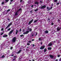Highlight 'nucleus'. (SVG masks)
<instances>
[{
	"label": "nucleus",
	"instance_id": "obj_22",
	"mask_svg": "<svg viewBox=\"0 0 61 61\" xmlns=\"http://www.w3.org/2000/svg\"><path fill=\"white\" fill-rule=\"evenodd\" d=\"M50 18H49V17H48L47 18V21H48V20L50 21Z\"/></svg>",
	"mask_w": 61,
	"mask_h": 61
},
{
	"label": "nucleus",
	"instance_id": "obj_54",
	"mask_svg": "<svg viewBox=\"0 0 61 61\" xmlns=\"http://www.w3.org/2000/svg\"><path fill=\"white\" fill-rule=\"evenodd\" d=\"M14 1V0H10V2H13Z\"/></svg>",
	"mask_w": 61,
	"mask_h": 61
},
{
	"label": "nucleus",
	"instance_id": "obj_55",
	"mask_svg": "<svg viewBox=\"0 0 61 61\" xmlns=\"http://www.w3.org/2000/svg\"><path fill=\"white\" fill-rule=\"evenodd\" d=\"M33 11L32 10H31V11H30V13H32V12Z\"/></svg>",
	"mask_w": 61,
	"mask_h": 61
},
{
	"label": "nucleus",
	"instance_id": "obj_34",
	"mask_svg": "<svg viewBox=\"0 0 61 61\" xmlns=\"http://www.w3.org/2000/svg\"><path fill=\"white\" fill-rule=\"evenodd\" d=\"M60 21V20L58 19L57 20V21L58 22H59Z\"/></svg>",
	"mask_w": 61,
	"mask_h": 61
},
{
	"label": "nucleus",
	"instance_id": "obj_56",
	"mask_svg": "<svg viewBox=\"0 0 61 61\" xmlns=\"http://www.w3.org/2000/svg\"><path fill=\"white\" fill-rule=\"evenodd\" d=\"M59 4V3H57V5H58Z\"/></svg>",
	"mask_w": 61,
	"mask_h": 61
},
{
	"label": "nucleus",
	"instance_id": "obj_13",
	"mask_svg": "<svg viewBox=\"0 0 61 61\" xmlns=\"http://www.w3.org/2000/svg\"><path fill=\"white\" fill-rule=\"evenodd\" d=\"M44 33L45 34H48V30H46L45 31Z\"/></svg>",
	"mask_w": 61,
	"mask_h": 61
},
{
	"label": "nucleus",
	"instance_id": "obj_14",
	"mask_svg": "<svg viewBox=\"0 0 61 61\" xmlns=\"http://www.w3.org/2000/svg\"><path fill=\"white\" fill-rule=\"evenodd\" d=\"M18 13V12L17 11L15 13V15H18V14L17 13Z\"/></svg>",
	"mask_w": 61,
	"mask_h": 61
},
{
	"label": "nucleus",
	"instance_id": "obj_5",
	"mask_svg": "<svg viewBox=\"0 0 61 61\" xmlns=\"http://www.w3.org/2000/svg\"><path fill=\"white\" fill-rule=\"evenodd\" d=\"M61 29V27H57V31H59Z\"/></svg>",
	"mask_w": 61,
	"mask_h": 61
},
{
	"label": "nucleus",
	"instance_id": "obj_15",
	"mask_svg": "<svg viewBox=\"0 0 61 61\" xmlns=\"http://www.w3.org/2000/svg\"><path fill=\"white\" fill-rule=\"evenodd\" d=\"M7 36H8L7 35H5L3 36V37H6Z\"/></svg>",
	"mask_w": 61,
	"mask_h": 61
},
{
	"label": "nucleus",
	"instance_id": "obj_58",
	"mask_svg": "<svg viewBox=\"0 0 61 61\" xmlns=\"http://www.w3.org/2000/svg\"><path fill=\"white\" fill-rule=\"evenodd\" d=\"M42 44H43V42H42L41 43V45H42Z\"/></svg>",
	"mask_w": 61,
	"mask_h": 61
},
{
	"label": "nucleus",
	"instance_id": "obj_26",
	"mask_svg": "<svg viewBox=\"0 0 61 61\" xmlns=\"http://www.w3.org/2000/svg\"><path fill=\"white\" fill-rule=\"evenodd\" d=\"M10 11V9H9L7 11L8 13V12H9Z\"/></svg>",
	"mask_w": 61,
	"mask_h": 61
},
{
	"label": "nucleus",
	"instance_id": "obj_3",
	"mask_svg": "<svg viewBox=\"0 0 61 61\" xmlns=\"http://www.w3.org/2000/svg\"><path fill=\"white\" fill-rule=\"evenodd\" d=\"M14 31V30H12L11 31H10L9 32V36L10 35H11L12 34V33H13V31Z\"/></svg>",
	"mask_w": 61,
	"mask_h": 61
},
{
	"label": "nucleus",
	"instance_id": "obj_28",
	"mask_svg": "<svg viewBox=\"0 0 61 61\" xmlns=\"http://www.w3.org/2000/svg\"><path fill=\"white\" fill-rule=\"evenodd\" d=\"M9 1V0H5V1L7 2H8Z\"/></svg>",
	"mask_w": 61,
	"mask_h": 61
},
{
	"label": "nucleus",
	"instance_id": "obj_19",
	"mask_svg": "<svg viewBox=\"0 0 61 61\" xmlns=\"http://www.w3.org/2000/svg\"><path fill=\"white\" fill-rule=\"evenodd\" d=\"M38 3L36 1V2H35V4L36 5H38Z\"/></svg>",
	"mask_w": 61,
	"mask_h": 61
},
{
	"label": "nucleus",
	"instance_id": "obj_24",
	"mask_svg": "<svg viewBox=\"0 0 61 61\" xmlns=\"http://www.w3.org/2000/svg\"><path fill=\"white\" fill-rule=\"evenodd\" d=\"M46 49H45L44 50V52H46Z\"/></svg>",
	"mask_w": 61,
	"mask_h": 61
},
{
	"label": "nucleus",
	"instance_id": "obj_36",
	"mask_svg": "<svg viewBox=\"0 0 61 61\" xmlns=\"http://www.w3.org/2000/svg\"><path fill=\"white\" fill-rule=\"evenodd\" d=\"M57 1V0H54V2H56Z\"/></svg>",
	"mask_w": 61,
	"mask_h": 61
},
{
	"label": "nucleus",
	"instance_id": "obj_4",
	"mask_svg": "<svg viewBox=\"0 0 61 61\" xmlns=\"http://www.w3.org/2000/svg\"><path fill=\"white\" fill-rule=\"evenodd\" d=\"M52 8L53 7H51V8H49V7H47V9H49L48 10H47V11H50V9H52Z\"/></svg>",
	"mask_w": 61,
	"mask_h": 61
},
{
	"label": "nucleus",
	"instance_id": "obj_59",
	"mask_svg": "<svg viewBox=\"0 0 61 61\" xmlns=\"http://www.w3.org/2000/svg\"><path fill=\"white\" fill-rule=\"evenodd\" d=\"M50 14H51V15L52 14V12H50Z\"/></svg>",
	"mask_w": 61,
	"mask_h": 61
},
{
	"label": "nucleus",
	"instance_id": "obj_39",
	"mask_svg": "<svg viewBox=\"0 0 61 61\" xmlns=\"http://www.w3.org/2000/svg\"><path fill=\"white\" fill-rule=\"evenodd\" d=\"M4 30V28H2L1 29V31H3Z\"/></svg>",
	"mask_w": 61,
	"mask_h": 61
},
{
	"label": "nucleus",
	"instance_id": "obj_47",
	"mask_svg": "<svg viewBox=\"0 0 61 61\" xmlns=\"http://www.w3.org/2000/svg\"><path fill=\"white\" fill-rule=\"evenodd\" d=\"M53 3H52L51 4V6H53Z\"/></svg>",
	"mask_w": 61,
	"mask_h": 61
},
{
	"label": "nucleus",
	"instance_id": "obj_33",
	"mask_svg": "<svg viewBox=\"0 0 61 61\" xmlns=\"http://www.w3.org/2000/svg\"><path fill=\"white\" fill-rule=\"evenodd\" d=\"M24 36V35H20V36H21V37H23V36Z\"/></svg>",
	"mask_w": 61,
	"mask_h": 61
},
{
	"label": "nucleus",
	"instance_id": "obj_35",
	"mask_svg": "<svg viewBox=\"0 0 61 61\" xmlns=\"http://www.w3.org/2000/svg\"><path fill=\"white\" fill-rule=\"evenodd\" d=\"M39 40H42V39H41V38H39L38 39Z\"/></svg>",
	"mask_w": 61,
	"mask_h": 61
},
{
	"label": "nucleus",
	"instance_id": "obj_61",
	"mask_svg": "<svg viewBox=\"0 0 61 61\" xmlns=\"http://www.w3.org/2000/svg\"><path fill=\"white\" fill-rule=\"evenodd\" d=\"M37 33H36V36H37Z\"/></svg>",
	"mask_w": 61,
	"mask_h": 61
},
{
	"label": "nucleus",
	"instance_id": "obj_12",
	"mask_svg": "<svg viewBox=\"0 0 61 61\" xmlns=\"http://www.w3.org/2000/svg\"><path fill=\"white\" fill-rule=\"evenodd\" d=\"M50 57L51 58H53V57H54V56L52 55H49Z\"/></svg>",
	"mask_w": 61,
	"mask_h": 61
},
{
	"label": "nucleus",
	"instance_id": "obj_32",
	"mask_svg": "<svg viewBox=\"0 0 61 61\" xmlns=\"http://www.w3.org/2000/svg\"><path fill=\"white\" fill-rule=\"evenodd\" d=\"M32 29H29V31H30V32H31V31H32Z\"/></svg>",
	"mask_w": 61,
	"mask_h": 61
},
{
	"label": "nucleus",
	"instance_id": "obj_23",
	"mask_svg": "<svg viewBox=\"0 0 61 61\" xmlns=\"http://www.w3.org/2000/svg\"><path fill=\"white\" fill-rule=\"evenodd\" d=\"M21 9H22L21 8H20V9H19L17 11H18V12L19 11H20L21 10Z\"/></svg>",
	"mask_w": 61,
	"mask_h": 61
},
{
	"label": "nucleus",
	"instance_id": "obj_44",
	"mask_svg": "<svg viewBox=\"0 0 61 61\" xmlns=\"http://www.w3.org/2000/svg\"><path fill=\"white\" fill-rule=\"evenodd\" d=\"M8 28V27H7V26L6 27L5 29H7Z\"/></svg>",
	"mask_w": 61,
	"mask_h": 61
},
{
	"label": "nucleus",
	"instance_id": "obj_2",
	"mask_svg": "<svg viewBox=\"0 0 61 61\" xmlns=\"http://www.w3.org/2000/svg\"><path fill=\"white\" fill-rule=\"evenodd\" d=\"M46 5H44L43 6H41V8L40 7H39L40 8V9H45V8H46Z\"/></svg>",
	"mask_w": 61,
	"mask_h": 61
},
{
	"label": "nucleus",
	"instance_id": "obj_60",
	"mask_svg": "<svg viewBox=\"0 0 61 61\" xmlns=\"http://www.w3.org/2000/svg\"><path fill=\"white\" fill-rule=\"evenodd\" d=\"M11 56H14V54H12L11 55Z\"/></svg>",
	"mask_w": 61,
	"mask_h": 61
},
{
	"label": "nucleus",
	"instance_id": "obj_29",
	"mask_svg": "<svg viewBox=\"0 0 61 61\" xmlns=\"http://www.w3.org/2000/svg\"><path fill=\"white\" fill-rule=\"evenodd\" d=\"M11 29V28H9V29H8L7 30L8 31H10V30Z\"/></svg>",
	"mask_w": 61,
	"mask_h": 61
},
{
	"label": "nucleus",
	"instance_id": "obj_21",
	"mask_svg": "<svg viewBox=\"0 0 61 61\" xmlns=\"http://www.w3.org/2000/svg\"><path fill=\"white\" fill-rule=\"evenodd\" d=\"M4 57H5V55H4L0 57V58H4Z\"/></svg>",
	"mask_w": 61,
	"mask_h": 61
},
{
	"label": "nucleus",
	"instance_id": "obj_53",
	"mask_svg": "<svg viewBox=\"0 0 61 61\" xmlns=\"http://www.w3.org/2000/svg\"><path fill=\"white\" fill-rule=\"evenodd\" d=\"M34 40H34V39H33L31 40V41H33Z\"/></svg>",
	"mask_w": 61,
	"mask_h": 61
},
{
	"label": "nucleus",
	"instance_id": "obj_40",
	"mask_svg": "<svg viewBox=\"0 0 61 61\" xmlns=\"http://www.w3.org/2000/svg\"><path fill=\"white\" fill-rule=\"evenodd\" d=\"M57 56L58 57H59L60 56V55H58Z\"/></svg>",
	"mask_w": 61,
	"mask_h": 61
},
{
	"label": "nucleus",
	"instance_id": "obj_42",
	"mask_svg": "<svg viewBox=\"0 0 61 61\" xmlns=\"http://www.w3.org/2000/svg\"><path fill=\"white\" fill-rule=\"evenodd\" d=\"M33 36H34V35L33 34L31 35V37H32Z\"/></svg>",
	"mask_w": 61,
	"mask_h": 61
},
{
	"label": "nucleus",
	"instance_id": "obj_48",
	"mask_svg": "<svg viewBox=\"0 0 61 61\" xmlns=\"http://www.w3.org/2000/svg\"><path fill=\"white\" fill-rule=\"evenodd\" d=\"M33 6H34V5H31V7H32V8L33 7Z\"/></svg>",
	"mask_w": 61,
	"mask_h": 61
},
{
	"label": "nucleus",
	"instance_id": "obj_25",
	"mask_svg": "<svg viewBox=\"0 0 61 61\" xmlns=\"http://www.w3.org/2000/svg\"><path fill=\"white\" fill-rule=\"evenodd\" d=\"M30 44L29 43H28L27 44V46H29L30 45Z\"/></svg>",
	"mask_w": 61,
	"mask_h": 61
},
{
	"label": "nucleus",
	"instance_id": "obj_64",
	"mask_svg": "<svg viewBox=\"0 0 61 61\" xmlns=\"http://www.w3.org/2000/svg\"><path fill=\"white\" fill-rule=\"evenodd\" d=\"M32 61H35V60H33Z\"/></svg>",
	"mask_w": 61,
	"mask_h": 61
},
{
	"label": "nucleus",
	"instance_id": "obj_31",
	"mask_svg": "<svg viewBox=\"0 0 61 61\" xmlns=\"http://www.w3.org/2000/svg\"><path fill=\"white\" fill-rule=\"evenodd\" d=\"M38 9H36V10H35V12H36V11H38Z\"/></svg>",
	"mask_w": 61,
	"mask_h": 61
},
{
	"label": "nucleus",
	"instance_id": "obj_37",
	"mask_svg": "<svg viewBox=\"0 0 61 61\" xmlns=\"http://www.w3.org/2000/svg\"><path fill=\"white\" fill-rule=\"evenodd\" d=\"M12 48H13V47H11L10 48V49L11 50H12Z\"/></svg>",
	"mask_w": 61,
	"mask_h": 61
},
{
	"label": "nucleus",
	"instance_id": "obj_51",
	"mask_svg": "<svg viewBox=\"0 0 61 61\" xmlns=\"http://www.w3.org/2000/svg\"><path fill=\"white\" fill-rule=\"evenodd\" d=\"M13 57H14L15 58V57H16V56H13Z\"/></svg>",
	"mask_w": 61,
	"mask_h": 61
},
{
	"label": "nucleus",
	"instance_id": "obj_27",
	"mask_svg": "<svg viewBox=\"0 0 61 61\" xmlns=\"http://www.w3.org/2000/svg\"><path fill=\"white\" fill-rule=\"evenodd\" d=\"M8 13V12H7V11L5 13V14L7 15Z\"/></svg>",
	"mask_w": 61,
	"mask_h": 61
},
{
	"label": "nucleus",
	"instance_id": "obj_62",
	"mask_svg": "<svg viewBox=\"0 0 61 61\" xmlns=\"http://www.w3.org/2000/svg\"><path fill=\"white\" fill-rule=\"evenodd\" d=\"M10 4H12V3H11V2H10Z\"/></svg>",
	"mask_w": 61,
	"mask_h": 61
},
{
	"label": "nucleus",
	"instance_id": "obj_49",
	"mask_svg": "<svg viewBox=\"0 0 61 61\" xmlns=\"http://www.w3.org/2000/svg\"><path fill=\"white\" fill-rule=\"evenodd\" d=\"M32 46H33V47H34V46H35V44H33L32 45Z\"/></svg>",
	"mask_w": 61,
	"mask_h": 61
},
{
	"label": "nucleus",
	"instance_id": "obj_50",
	"mask_svg": "<svg viewBox=\"0 0 61 61\" xmlns=\"http://www.w3.org/2000/svg\"><path fill=\"white\" fill-rule=\"evenodd\" d=\"M40 3H42V1H40Z\"/></svg>",
	"mask_w": 61,
	"mask_h": 61
},
{
	"label": "nucleus",
	"instance_id": "obj_57",
	"mask_svg": "<svg viewBox=\"0 0 61 61\" xmlns=\"http://www.w3.org/2000/svg\"><path fill=\"white\" fill-rule=\"evenodd\" d=\"M59 61H61V58H60L59 59Z\"/></svg>",
	"mask_w": 61,
	"mask_h": 61
},
{
	"label": "nucleus",
	"instance_id": "obj_30",
	"mask_svg": "<svg viewBox=\"0 0 61 61\" xmlns=\"http://www.w3.org/2000/svg\"><path fill=\"white\" fill-rule=\"evenodd\" d=\"M5 3L4 2H2L1 3V4L2 5H4V4Z\"/></svg>",
	"mask_w": 61,
	"mask_h": 61
},
{
	"label": "nucleus",
	"instance_id": "obj_20",
	"mask_svg": "<svg viewBox=\"0 0 61 61\" xmlns=\"http://www.w3.org/2000/svg\"><path fill=\"white\" fill-rule=\"evenodd\" d=\"M38 20V19L37 20H35L34 21V23H36V22H37Z\"/></svg>",
	"mask_w": 61,
	"mask_h": 61
},
{
	"label": "nucleus",
	"instance_id": "obj_17",
	"mask_svg": "<svg viewBox=\"0 0 61 61\" xmlns=\"http://www.w3.org/2000/svg\"><path fill=\"white\" fill-rule=\"evenodd\" d=\"M21 51H22V50H20L17 52V54H19V53L21 52Z\"/></svg>",
	"mask_w": 61,
	"mask_h": 61
},
{
	"label": "nucleus",
	"instance_id": "obj_10",
	"mask_svg": "<svg viewBox=\"0 0 61 61\" xmlns=\"http://www.w3.org/2000/svg\"><path fill=\"white\" fill-rule=\"evenodd\" d=\"M53 45V44L52 43H51V42H50L49 44H48V46H52Z\"/></svg>",
	"mask_w": 61,
	"mask_h": 61
},
{
	"label": "nucleus",
	"instance_id": "obj_43",
	"mask_svg": "<svg viewBox=\"0 0 61 61\" xmlns=\"http://www.w3.org/2000/svg\"><path fill=\"white\" fill-rule=\"evenodd\" d=\"M28 42L29 43H31V41H29Z\"/></svg>",
	"mask_w": 61,
	"mask_h": 61
},
{
	"label": "nucleus",
	"instance_id": "obj_45",
	"mask_svg": "<svg viewBox=\"0 0 61 61\" xmlns=\"http://www.w3.org/2000/svg\"><path fill=\"white\" fill-rule=\"evenodd\" d=\"M15 60V58L14 59H13V61H14V60Z\"/></svg>",
	"mask_w": 61,
	"mask_h": 61
},
{
	"label": "nucleus",
	"instance_id": "obj_1",
	"mask_svg": "<svg viewBox=\"0 0 61 61\" xmlns=\"http://www.w3.org/2000/svg\"><path fill=\"white\" fill-rule=\"evenodd\" d=\"M16 37H14L12 39V42H16Z\"/></svg>",
	"mask_w": 61,
	"mask_h": 61
},
{
	"label": "nucleus",
	"instance_id": "obj_63",
	"mask_svg": "<svg viewBox=\"0 0 61 61\" xmlns=\"http://www.w3.org/2000/svg\"><path fill=\"white\" fill-rule=\"evenodd\" d=\"M56 61H58V59H56Z\"/></svg>",
	"mask_w": 61,
	"mask_h": 61
},
{
	"label": "nucleus",
	"instance_id": "obj_38",
	"mask_svg": "<svg viewBox=\"0 0 61 61\" xmlns=\"http://www.w3.org/2000/svg\"><path fill=\"white\" fill-rule=\"evenodd\" d=\"M3 34H4V33L2 32V33H1V34L0 35H1L2 36V35H3Z\"/></svg>",
	"mask_w": 61,
	"mask_h": 61
},
{
	"label": "nucleus",
	"instance_id": "obj_18",
	"mask_svg": "<svg viewBox=\"0 0 61 61\" xmlns=\"http://www.w3.org/2000/svg\"><path fill=\"white\" fill-rule=\"evenodd\" d=\"M48 49L49 50H51V49H52V48L51 47H49L48 48Z\"/></svg>",
	"mask_w": 61,
	"mask_h": 61
},
{
	"label": "nucleus",
	"instance_id": "obj_8",
	"mask_svg": "<svg viewBox=\"0 0 61 61\" xmlns=\"http://www.w3.org/2000/svg\"><path fill=\"white\" fill-rule=\"evenodd\" d=\"M33 20H33V19H32L31 20H30V21H29V22L28 23V24L29 25H30V24H31V23H32L33 22Z\"/></svg>",
	"mask_w": 61,
	"mask_h": 61
},
{
	"label": "nucleus",
	"instance_id": "obj_41",
	"mask_svg": "<svg viewBox=\"0 0 61 61\" xmlns=\"http://www.w3.org/2000/svg\"><path fill=\"white\" fill-rule=\"evenodd\" d=\"M21 31H22V29H20V32H21Z\"/></svg>",
	"mask_w": 61,
	"mask_h": 61
},
{
	"label": "nucleus",
	"instance_id": "obj_46",
	"mask_svg": "<svg viewBox=\"0 0 61 61\" xmlns=\"http://www.w3.org/2000/svg\"><path fill=\"white\" fill-rule=\"evenodd\" d=\"M22 1H23V0H20V3H22Z\"/></svg>",
	"mask_w": 61,
	"mask_h": 61
},
{
	"label": "nucleus",
	"instance_id": "obj_52",
	"mask_svg": "<svg viewBox=\"0 0 61 61\" xmlns=\"http://www.w3.org/2000/svg\"><path fill=\"white\" fill-rule=\"evenodd\" d=\"M51 24V25H54V23H52Z\"/></svg>",
	"mask_w": 61,
	"mask_h": 61
},
{
	"label": "nucleus",
	"instance_id": "obj_7",
	"mask_svg": "<svg viewBox=\"0 0 61 61\" xmlns=\"http://www.w3.org/2000/svg\"><path fill=\"white\" fill-rule=\"evenodd\" d=\"M29 31L28 30L26 31V32H24V33H23V34L24 35H25L26 34H28Z\"/></svg>",
	"mask_w": 61,
	"mask_h": 61
},
{
	"label": "nucleus",
	"instance_id": "obj_9",
	"mask_svg": "<svg viewBox=\"0 0 61 61\" xmlns=\"http://www.w3.org/2000/svg\"><path fill=\"white\" fill-rule=\"evenodd\" d=\"M45 45H44L43 46H41L40 48V49L41 50H42V49H44V48H45Z\"/></svg>",
	"mask_w": 61,
	"mask_h": 61
},
{
	"label": "nucleus",
	"instance_id": "obj_6",
	"mask_svg": "<svg viewBox=\"0 0 61 61\" xmlns=\"http://www.w3.org/2000/svg\"><path fill=\"white\" fill-rule=\"evenodd\" d=\"M29 31L28 30L26 31V32H24V33H23V34L24 35H25L26 34H28Z\"/></svg>",
	"mask_w": 61,
	"mask_h": 61
},
{
	"label": "nucleus",
	"instance_id": "obj_16",
	"mask_svg": "<svg viewBox=\"0 0 61 61\" xmlns=\"http://www.w3.org/2000/svg\"><path fill=\"white\" fill-rule=\"evenodd\" d=\"M16 32H15V35H17V33H18V30H16Z\"/></svg>",
	"mask_w": 61,
	"mask_h": 61
},
{
	"label": "nucleus",
	"instance_id": "obj_11",
	"mask_svg": "<svg viewBox=\"0 0 61 61\" xmlns=\"http://www.w3.org/2000/svg\"><path fill=\"white\" fill-rule=\"evenodd\" d=\"M12 23H10V24H9V25H7V26L8 27H10V25H12Z\"/></svg>",
	"mask_w": 61,
	"mask_h": 61
}]
</instances>
